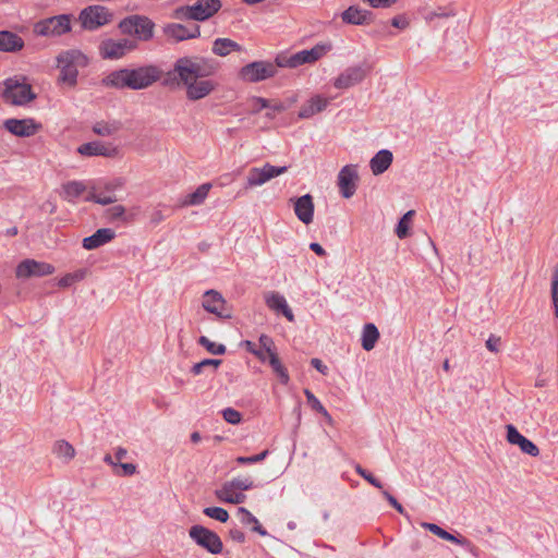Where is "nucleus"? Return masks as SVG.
<instances>
[{"mask_svg": "<svg viewBox=\"0 0 558 558\" xmlns=\"http://www.w3.org/2000/svg\"><path fill=\"white\" fill-rule=\"evenodd\" d=\"M341 19L343 23L350 25H369L373 22V13L351 5L341 13Z\"/></svg>", "mask_w": 558, "mask_h": 558, "instance_id": "obj_22", "label": "nucleus"}, {"mask_svg": "<svg viewBox=\"0 0 558 558\" xmlns=\"http://www.w3.org/2000/svg\"><path fill=\"white\" fill-rule=\"evenodd\" d=\"M138 48L136 40L129 38H107L99 45V54L102 59L117 60L123 58L128 52Z\"/></svg>", "mask_w": 558, "mask_h": 558, "instance_id": "obj_9", "label": "nucleus"}, {"mask_svg": "<svg viewBox=\"0 0 558 558\" xmlns=\"http://www.w3.org/2000/svg\"><path fill=\"white\" fill-rule=\"evenodd\" d=\"M551 300L555 308V316L558 317V287H551Z\"/></svg>", "mask_w": 558, "mask_h": 558, "instance_id": "obj_64", "label": "nucleus"}, {"mask_svg": "<svg viewBox=\"0 0 558 558\" xmlns=\"http://www.w3.org/2000/svg\"><path fill=\"white\" fill-rule=\"evenodd\" d=\"M227 484L236 490H247L253 487V481L248 477L233 478L232 481L227 482Z\"/></svg>", "mask_w": 558, "mask_h": 558, "instance_id": "obj_46", "label": "nucleus"}, {"mask_svg": "<svg viewBox=\"0 0 558 558\" xmlns=\"http://www.w3.org/2000/svg\"><path fill=\"white\" fill-rule=\"evenodd\" d=\"M198 344L204 347L209 353L216 354V355L225 354L227 351V348L225 344L213 342L205 336L199 337Z\"/></svg>", "mask_w": 558, "mask_h": 558, "instance_id": "obj_41", "label": "nucleus"}, {"mask_svg": "<svg viewBox=\"0 0 558 558\" xmlns=\"http://www.w3.org/2000/svg\"><path fill=\"white\" fill-rule=\"evenodd\" d=\"M445 541H448V542H451V543H454L457 545H460V546H463V547H469L470 546V541L465 537H462V536H456L451 533H448L447 537L445 538Z\"/></svg>", "mask_w": 558, "mask_h": 558, "instance_id": "obj_59", "label": "nucleus"}, {"mask_svg": "<svg viewBox=\"0 0 558 558\" xmlns=\"http://www.w3.org/2000/svg\"><path fill=\"white\" fill-rule=\"evenodd\" d=\"M214 54L219 57H226L231 51L241 52L243 50L242 46H240L236 41L230 38H217L213 43L211 48Z\"/></svg>", "mask_w": 558, "mask_h": 558, "instance_id": "obj_31", "label": "nucleus"}, {"mask_svg": "<svg viewBox=\"0 0 558 558\" xmlns=\"http://www.w3.org/2000/svg\"><path fill=\"white\" fill-rule=\"evenodd\" d=\"M367 2L372 8H390L398 0H363Z\"/></svg>", "mask_w": 558, "mask_h": 558, "instance_id": "obj_58", "label": "nucleus"}, {"mask_svg": "<svg viewBox=\"0 0 558 558\" xmlns=\"http://www.w3.org/2000/svg\"><path fill=\"white\" fill-rule=\"evenodd\" d=\"M288 167H276L270 163H265L262 168H251L247 172L246 177V189H252L256 186H260L268 182L269 180L286 173Z\"/></svg>", "mask_w": 558, "mask_h": 558, "instance_id": "obj_12", "label": "nucleus"}, {"mask_svg": "<svg viewBox=\"0 0 558 558\" xmlns=\"http://www.w3.org/2000/svg\"><path fill=\"white\" fill-rule=\"evenodd\" d=\"M391 25L393 27L404 29L409 26V22L404 16L398 15L391 20Z\"/></svg>", "mask_w": 558, "mask_h": 558, "instance_id": "obj_61", "label": "nucleus"}, {"mask_svg": "<svg viewBox=\"0 0 558 558\" xmlns=\"http://www.w3.org/2000/svg\"><path fill=\"white\" fill-rule=\"evenodd\" d=\"M378 339L379 331L377 327L372 323L366 324L362 331V348L365 351H371L372 349H374Z\"/></svg>", "mask_w": 558, "mask_h": 558, "instance_id": "obj_32", "label": "nucleus"}, {"mask_svg": "<svg viewBox=\"0 0 558 558\" xmlns=\"http://www.w3.org/2000/svg\"><path fill=\"white\" fill-rule=\"evenodd\" d=\"M329 104L328 98H324L319 95L312 97L306 104H304L300 111H299V118L300 119H308L313 117L316 113H319L324 111Z\"/></svg>", "mask_w": 558, "mask_h": 558, "instance_id": "obj_28", "label": "nucleus"}, {"mask_svg": "<svg viewBox=\"0 0 558 558\" xmlns=\"http://www.w3.org/2000/svg\"><path fill=\"white\" fill-rule=\"evenodd\" d=\"M304 395L306 397V400L308 402V404L311 405V408L320 413V414H326V408L322 404V402L313 395V392L308 389H305L304 390Z\"/></svg>", "mask_w": 558, "mask_h": 558, "instance_id": "obj_45", "label": "nucleus"}, {"mask_svg": "<svg viewBox=\"0 0 558 558\" xmlns=\"http://www.w3.org/2000/svg\"><path fill=\"white\" fill-rule=\"evenodd\" d=\"M453 15H454L453 11H446V10L439 9L437 11L429 12L425 16V20L428 22H432L436 17H449V16H453Z\"/></svg>", "mask_w": 558, "mask_h": 558, "instance_id": "obj_57", "label": "nucleus"}, {"mask_svg": "<svg viewBox=\"0 0 558 558\" xmlns=\"http://www.w3.org/2000/svg\"><path fill=\"white\" fill-rule=\"evenodd\" d=\"M217 63L213 59L191 56L175 60L169 76L184 87L189 100L196 101L209 96L217 83L208 78L217 72Z\"/></svg>", "mask_w": 558, "mask_h": 558, "instance_id": "obj_1", "label": "nucleus"}, {"mask_svg": "<svg viewBox=\"0 0 558 558\" xmlns=\"http://www.w3.org/2000/svg\"><path fill=\"white\" fill-rule=\"evenodd\" d=\"M413 215L414 210H409L399 220L396 228V234L399 239H404L409 235L410 222Z\"/></svg>", "mask_w": 558, "mask_h": 558, "instance_id": "obj_40", "label": "nucleus"}, {"mask_svg": "<svg viewBox=\"0 0 558 558\" xmlns=\"http://www.w3.org/2000/svg\"><path fill=\"white\" fill-rule=\"evenodd\" d=\"M259 349H265L267 352V355L269 356L271 353L277 352V348L275 345V342L271 337L267 335H260L258 339Z\"/></svg>", "mask_w": 558, "mask_h": 558, "instance_id": "obj_47", "label": "nucleus"}, {"mask_svg": "<svg viewBox=\"0 0 558 558\" xmlns=\"http://www.w3.org/2000/svg\"><path fill=\"white\" fill-rule=\"evenodd\" d=\"M359 173L355 165H347L338 173V186L344 198L352 197L357 187Z\"/></svg>", "mask_w": 558, "mask_h": 558, "instance_id": "obj_15", "label": "nucleus"}, {"mask_svg": "<svg viewBox=\"0 0 558 558\" xmlns=\"http://www.w3.org/2000/svg\"><path fill=\"white\" fill-rule=\"evenodd\" d=\"M238 514L240 515V520L243 524H257V519L246 508L240 507L238 509Z\"/></svg>", "mask_w": 558, "mask_h": 558, "instance_id": "obj_54", "label": "nucleus"}, {"mask_svg": "<svg viewBox=\"0 0 558 558\" xmlns=\"http://www.w3.org/2000/svg\"><path fill=\"white\" fill-rule=\"evenodd\" d=\"M265 302L270 310L280 312L289 322H294V315L289 307L283 295L278 292L268 293L265 296Z\"/></svg>", "mask_w": 558, "mask_h": 558, "instance_id": "obj_27", "label": "nucleus"}, {"mask_svg": "<svg viewBox=\"0 0 558 558\" xmlns=\"http://www.w3.org/2000/svg\"><path fill=\"white\" fill-rule=\"evenodd\" d=\"M268 364L272 368V372L278 377L279 381L282 385H288L290 376L288 369L282 365L277 352L271 353L268 356Z\"/></svg>", "mask_w": 558, "mask_h": 558, "instance_id": "obj_34", "label": "nucleus"}, {"mask_svg": "<svg viewBox=\"0 0 558 558\" xmlns=\"http://www.w3.org/2000/svg\"><path fill=\"white\" fill-rule=\"evenodd\" d=\"M3 128L11 134L19 137H29L37 133L40 125L33 119H7L3 122Z\"/></svg>", "mask_w": 558, "mask_h": 558, "instance_id": "obj_19", "label": "nucleus"}, {"mask_svg": "<svg viewBox=\"0 0 558 558\" xmlns=\"http://www.w3.org/2000/svg\"><path fill=\"white\" fill-rule=\"evenodd\" d=\"M253 102V113H257L263 109H271L272 111L282 112L286 110V106L282 102L271 104L270 100L262 97H254L252 99Z\"/></svg>", "mask_w": 558, "mask_h": 558, "instance_id": "obj_35", "label": "nucleus"}, {"mask_svg": "<svg viewBox=\"0 0 558 558\" xmlns=\"http://www.w3.org/2000/svg\"><path fill=\"white\" fill-rule=\"evenodd\" d=\"M116 232L110 228L98 229L94 234L83 239L85 250H95L114 239Z\"/></svg>", "mask_w": 558, "mask_h": 558, "instance_id": "obj_26", "label": "nucleus"}, {"mask_svg": "<svg viewBox=\"0 0 558 558\" xmlns=\"http://www.w3.org/2000/svg\"><path fill=\"white\" fill-rule=\"evenodd\" d=\"M54 267L45 262L35 259L22 260L15 269V276L19 279H27L32 277H44L53 274Z\"/></svg>", "mask_w": 558, "mask_h": 558, "instance_id": "obj_14", "label": "nucleus"}, {"mask_svg": "<svg viewBox=\"0 0 558 558\" xmlns=\"http://www.w3.org/2000/svg\"><path fill=\"white\" fill-rule=\"evenodd\" d=\"M354 469H355V472L361 477H363L365 481H367L371 485H373L374 487L379 488V489L383 488L381 482L378 478H376L372 473H369L367 470L362 468L360 464H356L354 466Z\"/></svg>", "mask_w": 558, "mask_h": 558, "instance_id": "obj_43", "label": "nucleus"}, {"mask_svg": "<svg viewBox=\"0 0 558 558\" xmlns=\"http://www.w3.org/2000/svg\"><path fill=\"white\" fill-rule=\"evenodd\" d=\"M216 497L223 502L239 505L245 501L246 496L243 493L236 492L235 488L225 483L221 488L215 492Z\"/></svg>", "mask_w": 558, "mask_h": 558, "instance_id": "obj_30", "label": "nucleus"}, {"mask_svg": "<svg viewBox=\"0 0 558 558\" xmlns=\"http://www.w3.org/2000/svg\"><path fill=\"white\" fill-rule=\"evenodd\" d=\"M421 526L423 529L429 531L434 535L438 536L441 539H445L447 537L448 533H449V532H447L446 530H444L442 527H440L439 525H437L435 523L422 522Z\"/></svg>", "mask_w": 558, "mask_h": 558, "instance_id": "obj_51", "label": "nucleus"}, {"mask_svg": "<svg viewBox=\"0 0 558 558\" xmlns=\"http://www.w3.org/2000/svg\"><path fill=\"white\" fill-rule=\"evenodd\" d=\"M277 69L274 63L268 61H254L243 68L239 72V77L248 83H256L274 77Z\"/></svg>", "mask_w": 558, "mask_h": 558, "instance_id": "obj_11", "label": "nucleus"}, {"mask_svg": "<svg viewBox=\"0 0 558 558\" xmlns=\"http://www.w3.org/2000/svg\"><path fill=\"white\" fill-rule=\"evenodd\" d=\"M2 99L5 104L24 106L36 98L24 76L9 77L3 82Z\"/></svg>", "mask_w": 558, "mask_h": 558, "instance_id": "obj_6", "label": "nucleus"}, {"mask_svg": "<svg viewBox=\"0 0 558 558\" xmlns=\"http://www.w3.org/2000/svg\"><path fill=\"white\" fill-rule=\"evenodd\" d=\"M421 526L423 529L429 531L434 535L438 536L441 539H445L447 537L448 533H449V532H447L446 530H444L442 527H440L439 525H437L435 523L422 522Z\"/></svg>", "mask_w": 558, "mask_h": 558, "instance_id": "obj_52", "label": "nucleus"}, {"mask_svg": "<svg viewBox=\"0 0 558 558\" xmlns=\"http://www.w3.org/2000/svg\"><path fill=\"white\" fill-rule=\"evenodd\" d=\"M311 365L316 368L323 375H326L328 372V367L323 363L322 360L314 357L311 360Z\"/></svg>", "mask_w": 558, "mask_h": 558, "instance_id": "obj_62", "label": "nucleus"}, {"mask_svg": "<svg viewBox=\"0 0 558 558\" xmlns=\"http://www.w3.org/2000/svg\"><path fill=\"white\" fill-rule=\"evenodd\" d=\"M25 46L24 39L10 31H0V51L1 52H19Z\"/></svg>", "mask_w": 558, "mask_h": 558, "instance_id": "obj_25", "label": "nucleus"}, {"mask_svg": "<svg viewBox=\"0 0 558 558\" xmlns=\"http://www.w3.org/2000/svg\"><path fill=\"white\" fill-rule=\"evenodd\" d=\"M268 456V450H264L258 454L251 457H238L236 462L239 464H252L263 461Z\"/></svg>", "mask_w": 558, "mask_h": 558, "instance_id": "obj_53", "label": "nucleus"}, {"mask_svg": "<svg viewBox=\"0 0 558 558\" xmlns=\"http://www.w3.org/2000/svg\"><path fill=\"white\" fill-rule=\"evenodd\" d=\"M53 453L59 458L71 460L75 457L74 447L66 440H58L52 448Z\"/></svg>", "mask_w": 558, "mask_h": 558, "instance_id": "obj_37", "label": "nucleus"}, {"mask_svg": "<svg viewBox=\"0 0 558 558\" xmlns=\"http://www.w3.org/2000/svg\"><path fill=\"white\" fill-rule=\"evenodd\" d=\"M221 363V360L205 359L198 363H195L191 368V373L193 375H201L205 368H211V372L215 373Z\"/></svg>", "mask_w": 558, "mask_h": 558, "instance_id": "obj_39", "label": "nucleus"}, {"mask_svg": "<svg viewBox=\"0 0 558 558\" xmlns=\"http://www.w3.org/2000/svg\"><path fill=\"white\" fill-rule=\"evenodd\" d=\"M189 535L198 546L210 554L217 555L222 551L223 545L219 535L203 525H193Z\"/></svg>", "mask_w": 558, "mask_h": 558, "instance_id": "obj_10", "label": "nucleus"}, {"mask_svg": "<svg viewBox=\"0 0 558 558\" xmlns=\"http://www.w3.org/2000/svg\"><path fill=\"white\" fill-rule=\"evenodd\" d=\"M393 160V155L388 149H381L375 154L369 161V167L374 175L383 174L389 169Z\"/></svg>", "mask_w": 558, "mask_h": 558, "instance_id": "obj_29", "label": "nucleus"}, {"mask_svg": "<svg viewBox=\"0 0 558 558\" xmlns=\"http://www.w3.org/2000/svg\"><path fill=\"white\" fill-rule=\"evenodd\" d=\"M211 187L210 183H204L199 185L193 193L186 196L184 202L185 205H199L207 197L209 190Z\"/></svg>", "mask_w": 558, "mask_h": 558, "instance_id": "obj_36", "label": "nucleus"}, {"mask_svg": "<svg viewBox=\"0 0 558 558\" xmlns=\"http://www.w3.org/2000/svg\"><path fill=\"white\" fill-rule=\"evenodd\" d=\"M229 536L234 542H238V543L245 542V534L239 529H231L229 531Z\"/></svg>", "mask_w": 558, "mask_h": 558, "instance_id": "obj_60", "label": "nucleus"}, {"mask_svg": "<svg viewBox=\"0 0 558 558\" xmlns=\"http://www.w3.org/2000/svg\"><path fill=\"white\" fill-rule=\"evenodd\" d=\"M371 68L367 64H359L347 68L336 77L333 86L339 89H347L361 83L369 73Z\"/></svg>", "mask_w": 558, "mask_h": 558, "instance_id": "obj_13", "label": "nucleus"}, {"mask_svg": "<svg viewBox=\"0 0 558 558\" xmlns=\"http://www.w3.org/2000/svg\"><path fill=\"white\" fill-rule=\"evenodd\" d=\"M203 512L205 515L222 523L227 522L229 519L228 511L221 507H207L203 510Z\"/></svg>", "mask_w": 558, "mask_h": 558, "instance_id": "obj_42", "label": "nucleus"}, {"mask_svg": "<svg viewBox=\"0 0 558 558\" xmlns=\"http://www.w3.org/2000/svg\"><path fill=\"white\" fill-rule=\"evenodd\" d=\"M122 187L120 180H114L105 184L104 189L93 187L88 196L87 202H93L102 206L113 204L118 201L116 191Z\"/></svg>", "mask_w": 558, "mask_h": 558, "instance_id": "obj_17", "label": "nucleus"}, {"mask_svg": "<svg viewBox=\"0 0 558 558\" xmlns=\"http://www.w3.org/2000/svg\"><path fill=\"white\" fill-rule=\"evenodd\" d=\"M331 49L330 44H317L311 49L299 51L295 54L298 65L314 63Z\"/></svg>", "mask_w": 558, "mask_h": 558, "instance_id": "obj_24", "label": "nucleus"}, {"mask_svg": "<svg viewBox=\"0 0 558 558\" xmlns=\"http://www.w3.org/2000/svg\"><path fill=\"white\" fill-rule=\"evenodd\" d=\"M222 416L226 422L230 424H239L242 420V414L233 408H227L222 411Z\"/></svg>", "mask_w": 558, "mask_h": 558, "instance_id": "obj_49", "label": "nucleus"}, {"mask_svg": "<svg viewBox=\"0 0 558 558\" xmlns=\"http://www.w3.org/2000/svg\"><path fill=\"white\" fill-rule=\"evenodd\" d=\"M107 215L111 220H123L125 221V207L122 205H116L107 210Z\"/></svg>", "mask_w": 558, "mask_h": 558, "instance_id": "obj_50", "label": "nucleus"}, {"mask_svg": "<svg viewBox=\"0 0 558 558\" xmlns=\"http://www.w3.org/2000/svg\"><path fill=\"white\" fill-rule=\"evenodd\" d=\"M274 65H276V69L277 68L294 69V68L299 66L298 62H296L295 54H291V56L279 54V56H277L276 62Z\"/></svg>", "mask_w": 558, "mask_h": 558, "instance_id": "obj_44", "label": "nucleus"}, {"mask_svg": "<svg viewBox=\"0 0 558 558\" xmlns=\"http://www.w3.org/2000/svg\"><path fill=\"white\" fill-rule=\"evenodd\" d=\"M293 203L294 214L300 221L304 225H310L314 219V201L311 194H305L303 196L291 198Z\"/></svg>", "mask_w": 558, "mask_h": 558, "instance_id": "obj_20", "label": "nucleus"}, {"mask_svg": "<svg viewBox=\"0 0 558 558\" xmlns=\"http://www.w3.org/2000/svg\"><path fill=\"white\" fill-rule=\"evenodd\" d=\"M57 62L60 69L59 82L74 87L77 83L78 68L86 66L88 59L81 50L70 49L60 52Z\"/></svg>", "mask_w": 558, "mask_h": 558, "instance_id": "obj_3", "label": "nucleus"}, {"mask_svg": "<svg viewBox=\"0 0 558 558\" xmlns=\"http://www.w3.org/2000/svg\"><path fill=\"white\" fill-rule=\"evenodd\" d=\"M500 343H501V339H500V337H496V336L492 335V336L486 340V348H487L490 352H493V353H498V352H499Z\"/></svg>", "mask_w": 558, "mask_h": 558, "instance_id": "obj_56", "label": "nucleus"}, {"mask_svg": "<svg viewBox=\"0 0 558 558\" xmlns=\"http://www.w3.org/2000/svg\"><path fill=\"white\" fill-rule=\"evenodd\" d=\"M244 347L253 355H255V356H259L260 355L259 351H258L259 348H257V345L254 342H252L250 340H246V341H244Z\"/></svg>", "mask_w": 558, "mask_h": 558, "instance_id": "obj_63", "label": "nucleus"}, {"mask_svg": "<svg viewBox=\"0 0 558 558\" xmlns=\"http://www.w3.org/2000/svg\"><path fill=\"white\" fill-rule=\"evenodd\" d=\"M136 473V465L133 463L118 462L114 474L118 476H131Z\"/></svg>", "mask_w": 558, "mask_h": 558, "instance_id": "obj_48", "label": "nucleus"}, {"mask_svg": "<svg viewBox=\"0 0 558 558\" xmlns=\"http://www.w3.org/2000/svg\"><path fill=\"white\" fill-rule=\"evenodd\" d=\"M113 12L100 4H93L84 8L78 14V21L82 28L86 31H96L113 20Z\"/></svg>", "mask_w": 558, "mask_h": 558, "instance_id": "obj_8", "label": "nucleus"}, {"mask_svg": "<svg viewBox=\"0 0 558 558\" xmlns=\"http://www.w3.org/2000/svg\"><path fill=\"white\" fill-rule=\"evenodd\" d=\"M381 494L391 507H393L399 513H404V508L402 505L389 492L383 490Z\"/></svg>", "mask_w": 558, "mask_h": 558, "instance_id": "obj_55", "label": "nucleus"}, {"mask_svg": "<svg viewBox=\"0 0 558 558\" xmlns=\"http://www.w3.org/2000/svg\"><path fill=\"white\" fill-rule=\"evenodd\" d=\"M155 23L151 19L146 15L133 14L122 19L118 28L121 34L133 36L136 43L138 41H149L154 38L155 35Z\"/></svg>", "mask_w": 558, "mask_h": 558, "instance_id": "obj_4", "label": "nucleus"}, {"mask_svg": "<svg viewBox=\"0 0 558 558\" xmlns=\"http://www.w3.org/2000/svg\"><path fill=\"white\" fill-rule=\"evenodd\" d=\"M222 7L220 0H197L192 5L178 7L173 17L181 21L203 22L214 16Z\"/></svg>", "mask_w": 558, "mask_h": 558, "instance_id": "obj_5", "label": "nucleus"}, {"mask_svg": "<svg viewBox=\"0 0 558 558\" xmlns=\"http://www.w3.org/2000/svg\"><path fill=\"white\" fill-rule=\"evenodd\" d=\"M203 307L208 313L219 318H231V312L227 307V302L220 292L216 290H207L203 296Z\"/></svg>", "mask_w": 558, "mask_h": 558, "instance_id": "obj_16", "label": "nucleus"}, {"mask_svg": "<svg viewBox=\"0 0 558 558\" xmlns=\"http://www.w3.org/2000/svg\"><path fill=\"white\" fill-rule=\"evenodd\" d=\"M163 34L168 39L179 43L198 38L201 36V27L197 24L186 26L180 23H170L163 27Z\"/></svg>", "mask_w": 558, "mask_h": 558, "instance_id": "obj_18", "label": "nucleus"}, {"mask_svg": "<svg viewBox=\"0 0 558 558\" xmlns=\"http://www.w3.org/2000/svg\"><path fill=\"white\" fill-rule=\"evenodd\" d=\"M78 154L83 156H104V157H116L118 149L112 146L105 145L101 142H89L82 144L77 148Z\"/></svg>", "mask_w": 558, "mask_h": 558, "instance_id": "obj_23", "label": "nucleus"}, {"mask_svg": "<svg viewBox=\"0 0 558 558\" xmlns=\"http://www.w3.org/2000/svg\"><path fill=\"white\" fill-rule=\"evenodd\" d=\"M72 31V15L60 14L46 17L34 25V33L37 36L59 37Z\"/></svg>", "mask_w": 558, "mask_h": 558, "instance_id": "obj_7", "label": "nucleus"}, {"mask_svg": "<svg viewBox=\"0 0 558 558\" xmlns=\"http://www.w3.org/2000/svg\"><path fill=\"white\" fill-rule=\"evenodd\" d=\"M120 130L119 122H96L93 126V132L99 136H110Z\"/></svg>", "mask_w": 558, "mask_h": 558, "instance_id": "obj_38", "label": "nucleus"}, {"mask_svg": "<svg viewBox=\"0 0 558 558\" xmlns=\"http://www.w3.org/2000/svg\"><path fill=\"white\" fill-rule=\"evenodd\" d=\"M506 428L507 441L509 444L517 445L523 453H526L531 457L539 456L538 447L533 441L521 435L513 425L509 424Z\"/></svg>", "mask_w": 558, "mask_h": 558, "instance_id": "obj_21", "label": "nucleus"}, {"mask_svg": "<svg viewBox=\"0 0 558 558\" xmlns=\"http://www.w3.org/2000/svg\"><path fill=\"white\" fill-rule=\"evenodd\" d=\"M162 74L159 65L146 63L111 71L102 78V84L116 89L142 90L154 86Z\"/></svg>", "mask_w": 558, "mask_h": 558, "instance_id": "obj_2", "label": "nucleus"}, {"mask_svg": "<svg viewBox=\"0 0 558 558\" xmlns=\"http://www.w3.org/2000/svg\"><path fill=\"white\" fill-rule=\"evenodd\" d=\"M86 190V185L81 181H69L62 185V197L66 202H73Z\"/></svg>", "mask_w": 558, "mask_h": 558, "instance_id": "obj_33", "label": "nucleus"}]
</instances>
